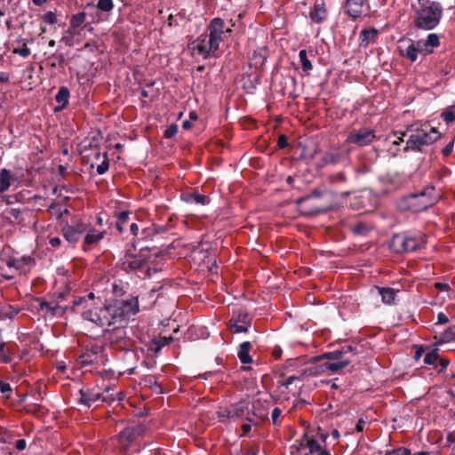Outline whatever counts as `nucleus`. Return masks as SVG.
Instances as JSON below:
<instances>
[{"label":"nucleus","mask_w":455,"mask_h":455,"mask_svg":"<svg viewBox=\"0 0 455 455\" xmlns=\"http://www.w3.org/2000/svg\"><path fill=\"white\" fill-rule=\"evenodd\" d=\"M42 20L45 22V23H48L50 25H54L56 22H57V18H56V15L52 11H49L47 12H45L43 17H42Z\"/></svg>","instance_id":"nucleus-59"},{"label":"nucleus","mask_w":455,"mask_h":455,"mask_svg":"<svg viewBox=\"0 0 455 455\" xmlns=\"http://www.w3.org/2000/svg\"><path fill=\"white\" fill-rule=\"evenodd\" d=\"M78 403L86 407H91L94 403L98 401H105V397L102 394L96 391L95 389H80L79 390Z\"/></svg>","instance_id":"nucleus-21"},{"label":"nucleus","mask_w":455,"mask_h":455,"mask_svg":"<svg viewBox=\"0 0 455 455\" xmlns=\"http://www.w3.org/2000/svg\"><path fill=\"white\" fill-rule=\"evenodd\" d=\"M330 180L332 183H345L347 181V178L343 172H338L330 177Z\"/></svg>","instance_id":"nucleus-62"},{"label":"nucleus","mask_w":455,"mask_h":455,"mask_svg":"<svg viewBox=\"0 0 455 455\" xmlns=\"http://www.w3.org/2000/svg\"><path fill=\"white\" fill-rule=\"evenodd\" d=\"M219 50L217 44H212L210 42L209 36L203 34L193 42V51L197 54L203 56L204 60L216 56V52Z\"/></svg>","instance_id":"nucleus-12"},{"label":"nucleus","mask_w":455,"mask_h":455,"mask_svg":"<svg viewBox=\"0 0 455 455\" xmlns=\"http://www.w3.org/2000/svg\"><path fill=\"white\" fill-rule=\"evenodd\" d=\"M143 432L140 426L128 427L122 430L118 435L120 444L127 449L129 445L135 441Z\"/></svg>","instance_id":"nucleus-19"},{"label":"nucleus","mask_w":455,"mask_h":455,"mask_svg":"<svg viewBox=\"0 0 455 455\" xmlns=\"http://www.w3.org/2000/svg\"><path fill=\"white\" fill-rule=\"evenodd\" d=\"M84 235V238L82 243V250L89 251L105 237L106 231H98L90 224H87V231Z\"/></svg>","instance_id":"nucleus-16"},{"label":"nucleus","mask_w":455,"mask_h":455,"mask_svg":"<svg viewBox=\"0 0 455 455\" xmlns=\"http://www.w3.org/2000/svg\"><path fill=\"white\" fill-rule=\"evenodd\" d=\"M258 405H260V403L258 402L257 403L253 404V415L256 417H259L260 419L265 420L268 419V411L267 409H260L258 407Z\"/></svg>","instance_id":"nucleus-53"},{"label":"nucleus","mask_w":455,"mask_h":455,"mask_svg":"<svg viewBox=\"0 0 455 455\" xmlns=\"http://www.w3.org/2000/svg\"><path fill=\"white\" fill-rule=\"evenodd\" d=\"M11 186V172L7 169L0 171V193L5 192Z\"/></svg>","instance_id":"nucleus-40"},{"label":"nucleus","mask_w":455,"mask_h":455,"mask_svg":"<svg viewBox=\"0 0 455 455\" xmlns=\"http://www.w3.org/2000/svg\"><path fill=\"white\" fill-rule=\"evenodd\" d=\"M439 359L438 348H433L430 352L427 353L424 357V363L428 365H435Z\"/></svg>","instance_id":"nucleus-45"},{"label":"nucleus","mask_w":455,"mask_h":455,"mask_svg":"<svg viewBox=\"0 0 455 455\" xmlns=\"http://www.w3.org/2000/svg\"><path fill=\"white\" fill-rule=\"evenodd\" d=\"M4 214L9 223L26 226L32 212L28 208H9L4 211Z\"/></svg>","instance_id":"nucleus-17"},{"label":"nucleus","mask_w":455,"mask_h":455,"mask_svg":"<svg viewBox=\"0 0 455 455\" xmlns=\"http://www.w3.org/2000/svg\"><path fill=\"white\" fill-rule=\"evenodd\" d=\"M148 248L144 247L138 253H132L130 250L121 259V268L126 272L141 269L149 260Z\"/></svg>","instance_id":"nucleus-8"},{"label":"nucleus","mask_w":455,"mask_h":455,"mask_svg":"<svg viewBox=\"0 0 455 455\" xmlns=\"http://www.w3.org/2000/svg\"><path fill=\"white\" fill-rule=\"evenodd\" d=\"M351 363V359L349 357L346 359H342L340 361H333V362H325L323 363V373L326 371L338 372L340 370L347 367Z\"/></svg>","instance_id":"nucleus-32"},{"label":"nucleus","mask_w":455,"mask_h":455,"mask_svg":"<svg viewBox=\"0 0 455 455\" xmlns=\"http://www.w3.org/2000/svg\"><path fill=\"white\" fill-rule=\"evenodd\" d=\"M251 324V317L243 309L233 311L231 318L227 323L228 330L233 333L248 332Z\"/></svg>","instance_id":"nucleus-9"},{"label":"nucleus","mask_w":455,"mask_h":455,"mask_svg":"<svg viewBox=\"0 0 455 455\" xmlns=\"http://www.w3.org/2000/svg\"><path fill=\"white\" fill-rule=\"evenodd\" d=\"M379 31L375 28H364L359 35L360 47L366 48L371 42H376Z\"/></svg>","instance_id":"nucleus-24"},{"label":"nucleus","mask_w":455,"mask_h":455,"mask_svg":"<svg viewBox=\"0 0 455 455\" xmlns=\"http://www.w3.org/2000/svg\"><path fill=\"white\" fill-rule=\"evenodd\" d=\"M140 311L138 297L128 299H114L105 303L100 308L84 310L82 318L90 321L100 327L121 323Z\"/></svg>","instance_id":"nucleus-1"},{"label":"nucleus","mask_w":455,"mask_h":455,"mask_svg":"<svg viewBox=\"0 0 455 455\" xmlns=\"http://www.w3.org/2000/svg\"><path fill=\"white\" fill-rule=\"evenodd\" d=\"M427 235L418 230H408L394 234L389 241V249L397 254L422 250L427 244Z\"/></svg>","instance_id":"nucleus-3"},{"label":"nucleus","mask_w":455,"mask_h":455,"mask_svg":"<svg viewBox=\"0 0 455 455\" xmlns=\"http://www.w3.org/2000/svg\"><path fill=\"white\" fill-rule=\"evenodd\" d=\"M347 357H345L344 355V351L340 349H336V350H333V351H331V352H326V353H323L320 355H316V356H314L313 357V360L314 361H322L323 359H329V360H331V361H340L342 359H346Z\"/></svg>","instance_id":"nucleus-36"},{"label":"nucleus","mask_w":455,"mask_h":455,"mask_svg":"<svg viewBox=\"0 0 455 455\" xmlns=\"http://www.w3.org/2000/svg\"><path fill=\"white\" fill-rule=\"evenodd\" d=\"M299 61L301 63V68L303 72H305L307 75L309 74V72L312 70L313 66L311 61L307 58V53L306 50H300L299 52Z\"/></svg>","instance_id":"nucleus-42"},{"label":"nucleus","mask_w":455,"mask_h":455,"mask_svg":"<svg viewBox=\"0 0 455 455\" xmlns=\"http://www.w3.org/2000/svg\"><path fill=\"white\" fill-rule=\"evenodd\" d=\"M126 331L124 327H116L112 330L104 331V339L109 345L123 349L126 346Z\"/></svg>","instance_id":"nucleus-13"},{"label":"nucleus","mask_w":455,"mask_h":455,"mask_svg":"<svg viewBox=\"0 0 455 455\" xmlns=\"http://www.w3.org/2000/svg\"><path fill=\"white\" fill-rule=\"evenodd\" d=\"M86 13L84 12H80L76 14H74L70 18V25L68 29V33L71 35L78 34V28H81L83 24L85 22Z\"/></svg>","instance_id":"nucleus-29"},{"label":"nucleus","mask_w":455,"mask_h":455,"mask_svg":"<svg viewBox=\"0 0 455 455\" xmlns=\"http://www.w3.org/2000/svg\"><path fill=\"white\" fill-rule=\"evenodd\" d=\"M446 124L455 121V105L448 107L441 115Z\"/></svg>","instance_id":"nucleus-46"},{"label":"nucleus","mask_w":455,"mask_h":455,"mask_svg":"<svg viewBox=\"0 0 455 455\" xmlns=\"http://www.w3.org/2000/svg\"><path fill=\"white\" fill-rule=\"evenodd\" d=\"M440 197L434 186H427L420 192L410 194L404 200L411 211L419 212L434 205Z\"/></svg>","instance_id":"nucleus-5"},{"label":"nucleus","mask_w":455,"mask_h":455,"mask_svg":"<svg viewBox=\"0 0 455 455\" xmlns=\"http://www.w3.org/2000/svg\"><path fill=\"white\" fill-rule=\"evenodd\" d=\"M70 92L68 87L66 86H60L59 88L58 92L55 95V100L59 104L55 108V111H61L67 108L68 105V100H69Z\"/></svg>","instance_id":"nucleus-26"},{"label":"nucleus","mask_w":455,"mask_h":455,"mask_svg":"<svg viewBox=\"0 0 455 455\" xmlns=\"http://www.w3.org/2000/svg\"><path fill=\"white\" fill-rule=\"evenodd\" d=\"M210 203V198L207 196L198 193L197 191L193 192V204L206 205Z\"/></svg>","instance_id":"nucleus-54"},{"label":"nucleus","mask_w":455,"mask_h":455,"mask_svg":"<svg viewBox=\"0 0 455 455\" xmlns=\"http://www.w3.org/2000/svg\"><path fill=\"white\" fill-rule=\"evenodd\" d=\"M86 231L87 223L80 220L73 224L66 223L63 225L60 234L68 243L75 246Z\"/></svg>","instance_id":"nucleus-10"},{"label":"nucleus","mask_w":455,"mask_h":455,"mask_svg":"<svg viewBox=\"0 0 455 455\" xmlns=\"http://www.w3.org/2000/svg\"><path fill=\"white\" fill-rule=\"evenodd\" d=\"M0 392L5 404L13 405L15 403L14 390L9 383L2 379H0Z\"/></svg>","instance_id":"nucleus-30"},{"label":"nucleus","mask_w":455,"mask_h":455,"mask_svg":"<svg viewBox=\"0 0 455 455\" xmlns=\"http://www.w3.org/2000/svg\"><path fill=\"white\" fill-rule=\"evenodd\" d=\"M328 16V11L324 0H315L309 12L310 20L316 24L324 22Z\"/></svg>","instance_id":"nucleus-20"},{"label":"nucleus","mask_w":455,"mask_h":455,"mask_svg":"<svg viewBox=\"0 0 455 455\" xmlns=\"http://www.w3.org/2000/svg\"><path fill=\"white\" fill-rule=\"evenodd\" d=\"M347 160V154L344 152H328L326 153L323 158L322 162L325 165L329 164H337L339 163H343Z\"/></svg>","instance_id":"nucleus-28"},{"label":"nucleus","mask_w":455,"mask_h":455,"mask_svg":"<svg viewBox=\"0 0 455 455\" xmlns=\"http://www.w3.org/2000/svg\"><path fill=\"white\" fill-rule=\"evenodd\" d=\"M251 348V344L249 341H244L240 344L237 356L242 363L246 364L252 362L251 356L249 354Z\"/></svg>","instance_id":"nucleus-33"},{"label":"nucleus","mask_w":455,"mask_h":455,"mask_svg":"<svg viewBox=\"0 0 455 455\" xmlns=\"http://www.w3.org/2000/svg\"><path fill=\"white\" fill-rule=\"evenodd\" d=\"M13 351L10 347H6L5 343H0V363H9L12 360Z\"/></svg>","instance_id":"nucleus-41"},{"label":"nucleus","mask_w":455,"mask_h":455,"mask_svg":"<svg viewBox=\"0 0 455 455\" xmlns=\"http://www.w3.org/2000/svg\"><path fill=\"white\" fill-rule=\"evenodd\" d=\"M331 210H332V206L331 204H326L323 206H314L312 209L306 212L305 215L315 217L320 214L327 213Z\"/></svg>","instance_id":"nucleus-43"},{"label":"nucleus","mask_w":455,"mask_h":455,"mask_svg":"<svg viewBox=\"0 0 455 455\" xmlns=\"http://www.w3.org/2000/svg\"><path fill=\"white\" fill-rule=\"evenodd\" d=\"M397 52L400 56L405 58L411 62H415L418 60L419 54L415 46V42L411 38H400L397 42Z\"/></svg>","instance_id":"nucleus-15"},{"label":"nucleus","mask_w":455,"mask_h":455,"mask_svg":"<svg viewBox=\"0 0 455 455\" xmlns=\"http://www.w3.org/2000/svg\"><path fill=\"white\" fill-rule=\"evenodd\" d=\"M349 229L355 236H368L372 229L371 226L366 222L357 221L349 225Z\"/></svg>","instance_id":"nucleus-31"},{"label":"nucleus","mask_w":455,"mask_h":455,"mask_svg":"<svg viewBox=\"0 0 455 455\" xmlns=\"http://www.w3.org/2000/svg\"><path fill=\"white\" fill-rule=\"evenodd\" d=\"M104 351L103 346L93 344L86 347L77 358V363L82 367L91 365L98 362L99 356Z\"/></svg>","instance_id":"nucleus-14"},{"label":"nucleus","mask_w":455,"mask_h":455,"mask_svg":"<svg viewBox=\"0 0 455 455\" xmlns=\"http://www.w3.org/2000/svg\"><path fill=\"white\" fill-rule=\"evenodd\" d=\"M414 9L413 25L418 29L431 30L438 26L443 16V6L439 2L418 0Z\"/></svg>","instance_id":"nucleus-2"},{"label":"nucleus","mask_w":455,"mask_h":455,"mask_svg":"<svg viewBox=\"0 0 455 455\" xmlns=\"http://www.w3.org/2000/svg\"><path fill=\"white\" fill-rule=\"evenodd\" d=\"M52 62L51 66L53 68H63L65 66V57L62 53H53L51 57Z\"/></svg>","instance_id":"nucleus-49"},{"label":"nucleus","mask_w":455,"mask_h":455,"mask_svg":"<svg viewBox=\"0 0 455 455\" xmlns=\"http://www.w3.org/2000/svg\"><path fill=\"white\" fill-rule=\"evenodd\" d=\"M96 7L102 12H109L114 9V2L113 0H99Z\"/></svg>","instance_id":"nucleus-48"},{"label":"nucleus","mask_w":455,"mask_h":455,"mask_svg":"<svg viewBox=\"0 0 455 455\" xmlns=\"http://www.w3.org/2000/svg\"><path fill=\"white\" fill-rule=\"evenodd\" d=\"M178 132V125L175 124H172L171 125H169L165 132H164V137L166 139H172V137H174Z\"/></svg>","instance_id":"nucleus-61"},{"label":"nucleus","mask_w":455,"mask_h":455,"mask_svg":"<svg viewBox=\"0 0 455 455\" xmlns=\"http://www.w3.org/2000/svg\"><path fill=\"white\" fill-rule=\"evenodd\" d=\"M426 44L428 45L429 49L433 52L434 48L439 46L440 39L437 34L431 33L427 36Z\"/></svg>","instance_id":"nucleus-50"},{"label":"nucleus","mask_w":455,"mask_h":455,"mask_svg":"<svg viewBox=\"0 0 455 455\" xmlns=\"http://www.w3.org/2000/svg\"><path fill=\"white\" fill-rule=\"evenodd\" d=\"M282 414V410L278 407L274 408L271 413L272 423L275 426H279L281 424L280 416Z\"/></svg>","instance_id":"nucleus-60"},{"label":"nucleus","mask_w":455,"mask_h":455,"mask_svg":"<svg viewBox=\"0 0 455 455\" xmlns=\"http://www.w3.org/2000/svg\"><path fill=\"white\" fill-rule=\"evenodd\" d=\"M246 409L247 407L242 403L233 404L229 409H227V419L241 418Z\"/></svg>","instance_id":"nucleus-38"},{"label":"nucleus","mask_w":455,"mask_h":455,"mask_svg":"<svg viewBox=\"0 0 455 455\" xmlns=\"http://www.w3.org/2000/svg\"><path fill=\"white\" fill-rule=\"evenodd\" d=\"M455 341V325L447 328L435 342L436 345Z\"/></svg>","instance_id":"nucleus-39"},{"label":"nucleus","mask_w":455,"mask_h":455,"mask_svg":"<svg viewBox=\"0 0 455 455\" xmlns=\"http://www.w3.org/2000/svg\"><path fill=\"white\" fill-rule=\"evenodd\" d=\"M363 4L364 0H347L344 6L345 13L353 20H356L363 14Z\"/></svg>","instance_id":"nucleus-23"},{"label":"nucleus","mask_w":455,"mask_h":455,"mask_svg":"<svg viewBox=\"0 0 455 455\" xmlns=\"http://www.w3.org/2000/svg\"><path fill=\"white\" fill-rule=\"evenodd\" d=\"M440 197L434 186H427L420 192L410 194L404 200L411 211L419 212L434 205Z\"/></svg>","instance_id":"nucleus-4"},{"label":"nucleus","mask_w":455,"mask_h":455,"mask_svg":"<svg viewBox=\"0 0 455 455\" xmlns=\"http://www.w3.org/2000/svg\"><path fill=\"white\" fill-rule=\"evenodd\" d=\"M415 46L418 54L427 55L432 53V51L429 49L428 45L426 44V40L424 39H420L415 42Z\"/></svg>","instance_id":"nucleus-47"},{"label":"nucleus","mask_w":455,"mask_h":455,"mask_svg":"<svg viewBox=\"0 0 455 455\" xmlns=\"http://www.w3.org/2000/svg\"><path fill=\"white\" fill-rule=\"evenodd\" d=\"M385 455H411V450L406 447H399L392 451H386Z\"/></svg>","instance_id":"nucleus-58"},{"label":"nucleus","mask_w":455,"mask_h":455,"mask_svg":"<svg viewBox=\"0 0 455 455\" xmlns=\"http://www.w3.org/2000/svg\"><path fill=\"white\" fill-rule=\"evenodd\" d=\"M440 136L441 133L435 127L430 128L429 131L425 129H416L409 136L403 151L423 152L424 147L433 144L440 138Z\"/></svg>","instance_id":"nucleus-6"},{"label":"nucleus","mask_w":455,"mask_h":455,"mask_svg":"<svg viewBox=\"0 0 455 455\" xmlns=\"http://www.w3.org/2000/svg\"><path fill=\"white\" fill-rule=\"evenodd\" d=\"M130 213L129 211L114 212V217L116 219V228L119 233L124 231V225L128 222Z\"/></svg>","instance_id":"nucleus-37"},{"label":"nucleus","mask_w":455,"mask_h":455,"mask_svg":"<svg viewBox=\"0 0 455 455\" xmlns=\"http://www.w3.org/2000/svg\"><path fill=\"white\" fill-rule=\"evenodd\" d=\"M224 26L225 22L220 18H214L209 24V33L206 36H209L212 45L217 44L219 47L220 44L223 41Z\"/></svg>","instance_id":"nucleus-18"},{"label":"nucleus","mask_w":455,"mask_h":455,"mask_svg":"<svg viewBox=\"0 0 455 455\" xmlns=\"http://www.w3.org/2000/svg\"><path fill=\"white\" fill-rule=\"evenodd\" d=\"M146 382L148 384L149 387L156 394H162V385L158 382L157 377L156 375H150L147 378Z\"/></svg>","instance_id":"nucleus-44"},{"label":"nucleus","mask_w":455,"mask_h":455,"mask_svg":"<svg viewBox=\"0 0 455 455\" xmlns=\"http://www.w3.org/2000/svg\"><path fill=\"white\" fill-rule=\"evenodd\" d=\"M172 340V337L166 338V337H160L159 339H154L153 344L155 346L154 350L156 352L159 351L161 348H163L164 346L168 345Z\"/></svg>","instance_id":"nucleus-51"},{"label":"nucleus","mask_w":455,"mask_h":455,"mask_svg":"<svg viewBox=\"0 0 455 455\" xmlns=\"http://www.w3.org/2000/svg\"><path fill=\"white\" fill-rule=\"evenodd\" d=\"M103 157H104V160L97 167V173L99 175L104 174L105 172H108V170L109 168V161H108V153L107 152H105L103 154Z\"/></svg>","instance_id":"nucleus-56"},{"label":"nucleus","mask_w":455,"mask_h":455,"mask_svg":"<svg viewBox=\"0 0 455 455\" xmlns=\"http://www.w3.org/2000/svg\"><path fill=\"white\" fill-rule=\"evenodd\" d=\"M289 144H288L287 136L284 134H280L278 136V140H277V148L282 149V148H285Z\"/></svg>","instance_id":"nucleus-64"},{"label":"nucleus","mask_w":455,"mask_h":455,"mask_svg":"<svg viewBox=\"0 0 455 455\" xmlns=\"http://www.w3.org/2000/svg\"><path fill=\"white\" fill-rule=\"evenodd\" d=\"M295 380H302V379L299 378V374H292L289 376L284 381L280 382V385L288 388V387Z\"/></svg>","instance_id":"nucleus-63"},{"label":"nucleus","mask_w":455,"mask_h":455,"mask_svg":"<svg viewBox=\"0 0 455 455\" xmlns=\"http://www.w3.org/2000/svg\"><path fill=\"white\" fill-rule=\"evenodd\" d=\"M300 447L307 448L309 450L308 454H314L322 449L320 443L314 438H309L307 434H304L303 437L301 438Z\"/></svg>","instance_id":"nucleus-34"},{"label":"nucleus","mask_w":455,"mask_h":455,"mask_svg":"<svg viewBox=\"0 0 455 455\" xmlns=\"http://www.w3.org/2000/svg\"><path fill=\"white\" fill-rule=\"evenodd\" d=\"M268 57L267 46H261L255 49L249 56V65L255 69L261 68Z\"/></svg>","instance_id":"nucleus-22"},{"label":"nucleus","mask_w":455,"mask_h":455,"mask_svg":"<svg viewBox=\"0 0 455 455\" xmlns=\"http://www.w3.org/2000/svg\"><path fill=\"white\" fill-rule=\"evenodd\" d=\"M12 52L21 56L22 58H27V57H28L30 55L31 51L26 45V44H23L21 46L14 48Z\"/></svg>","instance_id":"nucleus-57"},{"label":"nucleus","mask_w":455,"mask_h":455,"mask_svg":"<svg viewBox=\"0 0 455 455\" xmlns=\"http://www.w3.org/2000/svg\"><path fill=\"white\" fill-rule=\"evenodd\" d=\"M243 88L247 93H252L256 89L257 84H259V77L258 75H248L243 77Z\"/></svg>","instance_id":"nucleus-35"},{"label":"nucleus","mask_w":455,"mask_h":455,"mask_svg":"<svg viewBox=\"0 0 455 455\" xmlns=\"http://www.w3.org/2000/svg\"><path fill=\"white\" fill-rule=\"evenodd\" d=\"M376 139L375 130L363 127L350 132L346 139V143L365 147L372 143Z\"/></svg>","instance_id":"nucleus-11"},{"label":"nucleus","mask_w":455,"mask_h":455,"mask_svg":"<svg viewBox=\"0 0 455 455\" xmlns=\"http://www.w3.org/2000/svg\"><path fill=\"white\" fill-rule=\"evenodd\" d=\"M36 260L31 256H22L20 259H10L6 261V265L9 267H13L17 270L22 271L24 266H34Z\"/></svg>","instance_id":"nucleus-27"},{"label":"nucleus","mask_w":455,"mask_h":455,"mask_svg":"<svg viewBox=\"0 0 455 455\" xmlns=\"http://www.w3.org/2000/svg\"><path fill=\"white\" fill-rule=\"evenodd\" d=\"M87 302L90 304L91 307H100L101 306V299L100 297H96L94 292L91 291L87 295L84 296Z\"/></svg>","instance_id":"nucleus-52"},{"label":"nucleus","mask_w":455,"mask_h":455,"mask_svg":"<svg viewBox=\"0 0 455 455\" xmlns=\"http://www.w3.org/2000/svg\"><path fill=\"white\" fill-rule=\"evenodd\" d=\"M379 294L381 296V300L386 305H395V297L399 290L391 287H376Z\"/></svg>","instance_id":"nucleus-25"},{"label":"nucleus","mask_w":455,"mask_h":455,"mask_svg":"<svg viewBox=\"0 0 455 455\" xmlns=\"http://www.w3.org/2000/svg\"><path fill=\"white\" fill-rule=\"evenodd\" d=\"M73 307H82L83 308L94 309L95 307H91L90 304L87 302L84 296L76 297L73 300Z\"/></svg>","instance_id":"nucleus-55"},{"label":"nucleus","mask_w":455,"mask_h":455,"mask_svg":"<svg viewBox=\"0 0 455 455\" xmlns=\"http://www.w3.org/2000/svg\"><path fill=\"white\" fill-rule=\"evenodd\" d=\"M319 361H314L313 357L309 360L307 357H298L294 359H289L286 361V368L302 367L299 371V378H301L302 380L311 376H319L323 373V363L317 364Z\"/></svg>","instance_id":"nucleus-7"}]
</instances>
